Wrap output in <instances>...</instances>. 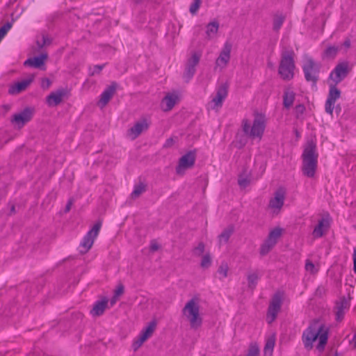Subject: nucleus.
<instances>
[{"instance_id":"obj_1","label":"nucleus","mask_w":356,"mask_h":356,"mask_svg":"<svg viewBox=\"0 0 356 356\" xmlns=\"http://www.w3.org/2000/svg\"><path fill=\"white\" fill-rule=\"evenodd\" d=\"M328 328L323 324L318 325L316 321L312 323L302 334V339L305 347L307 349L313 348V343L318 339V344L316 348L323 351L328 339Z\"/></svg>"},{"instance_id":"obj_2","label":"nucleus","mask_w":356,"mask_h":356,"mask_svg":"<svg viewBox=\"0 0 356 356\" xmlns=\"http://www.w3.org/2000/svg\"><path fill=\"white\" fill-rule=\"evenodd\" d=\"M318 154L316 152V145L313 141H308L304 149L302 170L308 177H313L317 168Z\"/></svg>"},{"instance_id":"obj_3","label":"nucleus","mask_w":356,"mask_h":356,"mask_svg":"<svg viewBox=\"0 0 356 356\" xmlns=\"http://www.w3.org/2000/svg\"><path fill=\"white\" fill-rule=\"evenodd\" d=\"M266 116L261 113H256L254 115L252 125L248 120L243 119L242 121V128L244 134L251 138L261 139L265 128H266Z\"/></svg>"},{"instance_id":"obj_4","label":"nucleus","mask_w":356,"mask_h":356,"mask_svg":"<svg viewBox=\"0 0 356 356\" xmlns=\"http://www.w3.org/2000/svg\"><path fill=\"white\" fill-rule=\"evenodd\" d=\"M183 315L187 318L192 329L199 328L202 323L200 313V300L194 297L189 300L182 309Z\"/></svg>"},{"instance_id":"obj_5","label":"nucleus","mask_w":356,"mask_h":356,"mask_svg":"<svg viewBox=\"0 0 356 356\" xmlns=\"http://www.w3.org/2000/svg\"><path fill=\"white\" fill-rule=\"evenodd\" d=\"M294 56L295 53L292 49H284L282 51L278 72L284 80H291L294 76Z\"/></svg>"},{"instance_id":"obj_6","label":"nucleus","mask_w":356,"mask_h":356,"mask_svg":"<svg viewBox=\"0 0 356 356\" xmlns=\"http://www.w3.org/2000/svg\"><path fill=\"white\" fill-rule=\"evenodd\" d=\"M320 67V64L316 63L311 57L306 56L302 65V70L306 81L316 85L318 80Z\"/></svg>"},{"instance_id":"obj_7","label":"nucleus","mask_w":356,"mask_h":356,"mask_svg":"<svg viewBox=\"0 0 356 356\" xmlns=\"http://www.w3.org/2000/svg\"><path fill=\"white\" fill-rule=\"evenodd\" d=\"M282 304V295L277 292L273 295L268 308L266 320L269 324L276 319L277 314L281 309Z\"/></svg>"},{"instance_id":"obj_8","label":"nucleus","mask_w":356,"mask_h":356,"mask_svg":"<svg viewBox=\"0 0 356 356\" xmlns=\"http://www.w3.org/2000/svg\"><path fill=\"white\" fill-rule=\"evenodd\" d=\"M102 225V220H99L83 237L81 243V247L84 249L83 252H88L92 248L95 239L99 234Z\"/></svg>"},{"instance_id":"obj_9","label":"nucleus","mask_w":356,"mask_h":356,"mask_svg":"<svg viewBox=\"0 0 356 356\" xmlns=\"http://www.w3.org/2000/svg\"><path fill=\"white\" fill-rule=\"evenodd\" d=\"M102 225V220H99L83 237L81 243V247L84 249L83 252H88L92 248L95 239L99 234Z\"/></svg>"},{"instance_id":"obj_10","label":"nucleus","mask_w":356,"mask_h":356,"mask_svg":"<svg viewBox=\"0 0 356 356\" xmlns=\"http://www.w3.org/2000/svg\"><path fill=\"white\" fill-rule=\"evenodd\" d=\"M348 64L343 62L337 64L329 76L330 83L337 85L342 81L348 74Z\"/></svg>"},{"instance_id":"obj_11","label":"nucleus","mask_w":356,"mask_h":356,"mask_svg":"<svg viewBox=\"0 0 356 356\" xmlns=\"http://www.w3.org/2000/svg\"><path fill=\"white\" fill-rule=\"evenodd\" d=\"M201 58V54L193 52L191 56L188 59L183 78L188 82L196 72L195 67L198 65Z\"/></svg>"},{"instance_id":"obj_12","label":"nucleus","mask_w":356,"mask_h":356,"mask_svg":"<svg viewBox=\"0 0 356 356\" xmlns=\"http://www.w3.org/2000/svg\"><path fill=\"white\" fill-rule=\"evenodd\" d=\"M329 92L325 104V112L332 115L334 106L336 101L341 97V91L337 88V85L329 84Z\"/></svg>"},{"instance_id":"obj_13","label":"nucleus","mask_w":356,"mask_h":356,"mask_svg":"<svg viewBox=\"0 0 356 356\" xmlns=\"http://www.w3.org/2000/svg\"><path fill=\"white\" fill-rule=\"evenodd\" d=\"M195 162V152L190 151L182 156L179 161L176 168V172L178 175H183L185 170L192 168Z\"/></svg>"},{"instance_id":"obj_14","label":"nucleus","mask_w":356,"mask_h":356,"mask_svg":"<svg viewBox=\"0 0 356 356\" xmlns=\"http://www.w3.org/2000/svg\"><path fill=\"white\" fill-rule=\"evenodd\" d=\"M149 122L146 118H141L137 121L133 127L127 131V136L131 139L135 140L143 131L148 129Z\"/></svg>"},{"instance_id":"obj_15","label":"nucleus","mask_w":356,"mask_h":356,"mask_svg":"<svg viewBox=\"0 0 356 356\" xmlns=\"http://www.w3.org/2000/svg\"><path fill=\"white\" fill-rule=\"evenodd\" d=\"M228 88L229 84L227 82L220 84L217 88L216 94L211 100V104H213L211 106L213 109H218L222 106L223 101L227 96Z\"/></svg>"},{"instance_id":"obj_16","label":"nucleus","mask_w":356,"mask_h":356,"mask_svg":"<svg viewBox=\"0 0 356 356\" xmlns=\"http://www.w3.org/2000/svg\"><path fill=\"white\" fill-rule=\"evenodd\" d=\"M231 50L232 44L229 42H225L219 56L216 60L214 67L215 70H216L218 67H220V70L226 67L230 60Z\"/></svg>"},{"instance_id":"obj_17","label":"nucleus","mask_w":356,"mask_h":356,"mask_svg":"<svg viewBox=\"0 0 356 356\" xmlns=\"http://www.w3.org/2000/svg\"><path fill=\"white\" fill-rule=\"evenodd\" d=\"M156 323L154 321H151L148 324L147 327L141 332L137 340H136L133 343L134 350H136L139 347H140L142 344L152 335L156 329Z\"/></svg>"},{"instance_id":"obj_18","label":"nucleus","mask_w":356,"mask_h":356,"mask_svg":"<svg viewBox=\"0 0 356 356\" xmlns=\"http://www.w3.org/2000/svg\"><path fill=\"white\" fill-rule=\"evenodd\" d=\"M33 114V110L32 108H26L22 112L15 114L11 122L20 129L31 120Z\"/></svg>"},{"instance_id":"obj_19","label":"nucleus","mask_w":356,"mask_h":356,"mask_svg":"<svg viewBox=\"0 0 356 356\" xmlns=\"http://www.w3.org/2000/svg\"><path fill=\"white\" fill-rule=\"evenodd\" d=\"M67 96V90L60 88L55 92H51L46 98L47 104L49 106H56L60 104L65 97Z\"/></svg>"},{"instance_id":"obj_20","label":"nucleus","mask_w":356,"mask_h":356,"mask_svg":"<svg viewBox=\"0 0 356 356\" xmlns=\"http://www.w3.org/2000/svg\"><path fill=\"white\" fill-rule=\"evenodd\" d=\"M117 88V83H112L101 95L100 99L98 102L101 108L104 107L114 95Z\"/></svg>"},{"instance_id":"obj_21","label":"nucleus","mask_w":356,"mask_h":356,"mask_svg":"<svg viewBox=\"0 0 356 356\" xmlns=\"http://www.w3.org/2000/svg\"><path fill=\"white\" fill-rule=\"evenodd\" d=\"M285 191L282 188L278 189L274 194V197L270 200L269 207L280 210L284 205Z\"/></svg>"},{"instance_id":"obj_22","label":"nucleus","mask_w":356,"mask_h":356,"mask_svg":"<svg viewBox=\"0 0 356 356\" xmlns=\"http://www.w3.org/2000/svg\"><path fill=\"white\" fill-rule=\"evenodd\" d=\"M48 58L47 53H42L38 56H35L27 59L24 62V65H29L35 68H41Z\"/></svg>"},{"instance_id":"obj_23","label":"nucleus","mask_w":356,"mask_h":356,"mask_svg":"<svg viewBox=\"0 0 356 356\" xmlns=\"http://www.w3.org/2000/svg\"><path fill=\"white\" fill-rule=\"evenodd\" d=\"M330 227L328 218H322L314 227L313 235L315 238L322 237L324 234V229H327Z\"/></svg>"},{"instance_id":"obj_24","label":"nucleus","mask_w":356,"mask_h":356,"mask_svg":"<svg viewBox=\"0 0 356 356\" xmlns=\"http://www.w3.org/2000/svg\"><path fill=\"white\" fill-rule=\"evenodd\" d=\"M178 100V97L175 94L167 95L162 100V108L164 111H170Z\"/></svg>"},{"instance_id":"obj_25","label":"nucleus","mask_w":356,"mask_h":356,"mask_svg":"<svg viewBox=\"0 0 356 356\" xmlns=\"http://www.w3.org/2000/svg\"><path fill=\"white\" fill-rule=\"evenodd\" d=\"M31 82L32 79H24L22 81L17 82L10 88L9 93L12 95L18 94L25 90Z\"/></svg>"},{"instance_id":"obj_26","label":"nucleus","mask_w":356,"mask_h":356,"mask_svg":"<svg viewBox=\"0 0 356 356\" xmlns=\"http://www.w3.org/2000/svg\"><path fill=\"white\" fill-rule=\"evenodd\" d=\"M107 304L108 300L106 298L96 302L90 312L92 315L94 316L102 315L107 307Z\"/></svg>"},{"instance_id":"obj_27","label":"nucleus","mask_w":356,"mask_h":356,"mask_svg":"<svg viewBox=\"0 0 356 356\" xmlns=\"http://www.w3.org/2000/svg\"><path fill=\"white\" fill-rule=\"evenodd\" d=\"M348 309V302L343 298L341 300V301L337 303L335 307V314H336V320L337 321H341L344 316L345 310Z\"/></svg>"},{"instance_id":"obj_28","label":"nucleus","mask_w":356,"mask_h":356,"mask_svg":"<svg viewBox=\"0 0 356 356\" xmlns=\"http://www.w3.org/2000/svg\"><path fill=\"white\" fill-rule=\"evenodd\" d=\"M296 94L289 88L284 90L283 95V105L284 108L289 109L293 105L295 100Z\"/></svg>"},{"instance_id":"obj_29","label":"nucleus","mask_w":356,"mask_h":356,"mask_svg":"<svg viewBox=\"0 0 356 356\" xmlns=\"http://www.w3.org/2000/svg\"><path fill=\"white\" fill-rule=\"evenodd\" d=\"M339 46H328L323 51V58L324 59H334L339 51Z\"/></svg>"},{"instance_id":"obj_30","label":"nucleus","mask_w":356,"mask_h":356,"mask_svg":"<svg viewBox=\"0 0 356 356\" xmlns=\"http://www.w3.org/2000/svg\"><path fill=\"white\" fill-rule=\"evenodd\" d=\"M219 29V23L216 21L209 23L207 25L206 34L208 39L212 38L217 33Z\"/></svg>"},{"instance_id":"obj_31","label":"nucleus","mask_w":356,"mask_h":356,"mask_svg":"<svg viewBox=\"0 0 356 356\" xmlns=\"http://www.w3.org/2000/svg\"><path fill=\"white\" fill-rule=\"evenodd\" d=\"M285 20V16L282 14H275L273 17V30L275 32H279Z\"/></svg>"},{"instance_id":"obj_32","label":"nucleus","mask_w":356,"mask_h":356,"mask_svg":"<svg viewBox=\"0 0 356 356\" xmlns=\"http://www.w3.org/2000/svg\"><path fill=\"white\" fill-rule=\"evenodd\" d=\"M250 183V173L245 170L240 174L238 179V184L241 188L247 187Z\"/></svg>"},{"instance_id":"obj_33","label":"nucleus","mask_w":356,"mask_h":356,"mask_svg":"<svg viewBox=\"0 0 356 356\" xmlns=\"http://www.w3.org/2000/svg\"><path fill=\"white\" fill-rule=\"evenodd\" d=\"M234 233V227L232 225H229L226 229H225L219 235L218 239L219 243H226L228 242L229 237Z\"/></svg>"},{"instance_id":"obj_34","label":"nucleus","mask_w":356,"mask_h":356,"mask_svg":"<svg viewBox=\"0 0 356 356\" xmlns=\"http://www.w3.org/2000/svg\"><path fill=\"white\" fill-rule=\"evenodd\" d=\"M275 243L267 238L260 248V254L261 255H266L270 252V250L275 246Z\"/></svg>"},{"instance_id":"obj_35","label":"nucleus","mask_w":356,"mask_h":356,"mask_svg":"<svg viewBox=\"0 0 356 356\" xmlns=\"http://www.w3.org/2000/svg\"><path fill=\"white\" fill-rule=\"evenodd\" d=\"M51 43V39L47 35L42 34L40 38H37L36 44L39 49H42L45 46H48Z\"/></svg>"},{"instance_id":"obj_36","label":"nucleus","mask_w":356,"mask_h":356,"mask_svg":"<svg viewBox=\"0 0 356 356\" xmlns=\"http://www.w3.org/2000/svg\"><path fill=\"white\" fill-rule=\"evenodd\" d=\"M275 339L274 337L268 339L264 347V355L271 356L275 346Z\"/></svg>"},{"instance_id":"obj_37","label":"nucleus","mask_w":356,"mask_h":356,"mask_svg":"<svg viewBox=\"0 0 356 356\" xmlns=\"http://www.w3.org/2000/svg\"><path fill=\"white\" fill-rule=\"evenodd\" d=\"M258 280V274L255 272L248 275V285L251 290H253L256 287Z\"/></svg>"},{"instance_id":"obj_38","label":"nucleus","mask_w":356,"mask_h":356,"mask_svg":"<svg viewBox=\"0 0 356 356\" xmlns=\"http://www.w3.org/2000/svg\"><path fill=\"white\" fill-rule=\"evenodd\" d=\"M146 191V186L143 183H140L134 187V189L131 193L132 198L138 197L143 193Z\"/></svg>"},{"instance_id":"obj_39","label":"nucleus","mask_w":356,"mask_h":356,"mask_svg":"<svg viewBox=\"0 0 356 356\" xmlns=\"http://www.w3.org/2000/svg\"><path fill=\"white\" fill-rule=\"evenodd\" d=\"M282 235V229L275 228L273 229L268 234V238L270 239L274 243H277L278 238Z\"/></svg>"},{"instance_id":"obj_40","label":"nucleus","mask_w":356,"mask_h":356,"mask_svg":"<svg viewBox=\"0 0 356 356\" xmlns=\"http://www.w3.org/2000/svg\"><path fill=\"white\" fill-rule=\"evenodd\" d=\"M229 267L227 264L222 263L218 269V273L221 275L220 280H223L227 277Z\"/></svg>"},{"instance_id":"obj_41","label":"nucleus","mask_w":356,"mask_h":356,"mask_svg":"<svg viewBox=\"0 0 356 356\" xmlns=\"http://www.w3.org/2000/svg\"><path fill=\"white\" fill-rule=\"evenodd\" d=\"M259 348L258 345L257 343H251L246 356H259Z\"/></svg>"},{"instance_id":"obj_42","label":"nucleus","mask_w":356,"mask_h":356,"mask_svg":"<svg viewBox=\"0 0 356 356\" xmlns=\"http://www.w3.org/2000/svg\"><path fill=\"white\" fill-rule=\"evenodd\" d=\"M211 264V258L209 254L203 256L200 266L203 268H209Z\"/></svg>"},{"instance_id":"obj_43","label":"nucleus","mask_w":356,"mask_h":356,"mask_svg":"<svg viewBox=\"0 0 356 356\" xmlns=\"http://www.w3.org/2000/svg\"><path fill=\"white\" fill-rule=\"evenodd\" d=\"M202 1L201 0H193V3L190 6V13L192 15H195L197 13V10H199L200 5H201Z\"/></svg>"},{"instance_id":"obj_44","label":"nucleus","mask_w":356,"mask_h":356,"mask_svg":"<svg viewBox=\"0 0 356 356\" xmlns=\"http://www.w3.org/2000/svg\"><path fill=\"white\" fill-rule=\"evenodd\" d=\"M204 244L202 242L199 243L197 246L193 250V254L197 257L201 256L204 252Z\"/></svg>"},{"instance_id":"obj_45","label":"nucleus","mask_w":356,"mask_h":356,"mask_svg":"<svg viewBox=\"0 0 356 356\" xmlns=\"http://www.w3.org/2000/svg\"><path fill=\"white\" fill-rule=\"evenodd\" d=\"M305 270L312 274H315L317 272L314 264L309 259L306 261Z\"/></svg>"},{"instance_id":"obj_46","label":"nucleus","mask_w":356,"mask_h":356,"mask_svg":"<svg viewBox=\"0 0 356 356\" xmlns=\"http://www.w3.org/2000/svg\"><path fill=\"white\" fill-rule=\"evenodd\" d=\"M12 25L10 22H7L0 29V37L2 38L6 35L7 32L10 29Z\"/></svg>"},{"instance_id":"obj_47","label":"nucleus","mask_w":356,"mask_h":356,"mask_svg":"<svg viewBox=\"0 0 356 356\" xmlns=\"http://www.w3.org/2000/svg\"><path fill=\"white\" fill-rule=\"evenodd\" d=\"M51 85V81L48 78H43L41 81V88L44 90L48 89Z\"/></svg>"},{"instance_id":"obj_48","label":"nucleus","mask_w":356,"mask_h":356,"mask_svg":"<svg viewBox=\"0 0 356 356\" xmlns=\"http://www.w3.org/2000/svg\"><path fill=\"white\" fill-rule=\"evenodd\" d=\"M124 293V286L120 284L115 291V296H120Z\"/></svg>"},{"instance_id":"obj_49","label":"nucleus","mask_w":356,"mask_h":356,"mask_svg":"<svg viewBox=\"0 0 356 356\" xmlns=\"http://www.w3.org/2000/svg\"><path fill=\"white\" fill-rule=\"evenodd\" d=\"M159 245L155 241H152L150 245V250L153 252L158 250Z\"/></svg>"},{"instance_id":"obj_50","label":"nucleus","mask_w":356,"mask_h":356,"mask_svg":"<svg viewBox=\"0 0 356 356\" xmlns=\"http://www.w3.org/2000/svg\"><path fill=\"white\" fill-rule=\"evenodd\" d=\"M73 204V200L72 199H70L67 205L65 206V212H69L70 210L71 209V207Z\"/></svg>"},{"instance_id":"obj_51","label":"nucleus","mask_w":356,"mask_h":356,"mask_svg":"<svg viewBox=\"0 0 356 356\" xmlns=\"http://www.w3.org/2000/svg\"><path fill=\"white\" fill-rule=\"evenodd\" d=\"M305 108L302 104H299L296 106V111L297 113H303Z\"/></svg>"},{"instance_id":"obj_52","label":"nucleus","mask_w":356,"mask_h":356,"mask_svg":"<svg viewBox=\"0 0 356 356\" xmlns=\"http://www.w3.org/2000/svg\"><path fill=\"white\" fill-rule=\"evenodd\" d=\"M173 143H174V139L172 138H170L166 140V142L164 145V147H169L172 146L173 145Z\"/></svg>"},{"instance_id":"obj_53","label":"nucleus","mask_w":356,"mask_h":356,"mask_svg":"<svg viewBox=\"0 0 356 356\" xmlns=\"http://www.w3.org/2000/svg\"><path fill=\"white\" fill-rule=\"evenodd\" d=\"M353 263H354L353 270L356 273V248L354 249V252H353Z\"/></svg>"},{"instance_id":"obj_54","label":"nucleus","mask_w":356,"mask_h":356,"mask_svg":"<svg viewBox=\"0 0 356 356\" xmlns=\"http://www.w3.org/2000/svg\"><path fill=\"white\" fill-rule=\"evenodd\" d=\"M104 67V65H95V71L92 73V74H94L95 72H97V73L100 72Z\"/></svg>"},{"instance_id":"obj_55","label":"nucleus","mask_w":356,"mask_h":356,"mask_svg":"<svg viewBox=\"0 0 356 356\" xmlns=\"http://www.w3.org/2000/svg\"><path fill=\"white\" fill-rule=\"evenodd\" d=\"M16 213V211H15V207L14 204H11L10 205V212H9V215H13Z\"/></svg>"},{"instance_id":"obj_56","label":"nucleus","mask_w":356,"mask_h":356,"mask_svg":"<svg viewBox=\"0 0 356 356\" xmlns=\"http://www.w3.org/2000/svg\"><path fill=\"white\" fill-rule=\"evenodd\" d=\"M343 44L347 48L350 47V40L349 39L346 40Z\"/></svg>"},{"instance_id":"obj_57","label":"nucleus","mask_w":356,"mask_h":356,"mask_svg":"<svg viewBox=\"0 0 356 356\" xmlns=\"http://www.w3.org/2000/svg\"><path fill=\"white\" fill-rule=\"evenodd\" d=\"M355 346H356V340H355Z\"/></svg>"}]
</instances>
